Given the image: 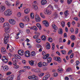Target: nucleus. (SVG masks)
I'll return each mask as SVG.
<instances>
[{
	"mask_svg": "<svg viewBox=\"0 0 80 80\" xmlns=\"http://www.w3.org/2000/svg\"><path fill=\"white\" fill-rule=\"evenodd\" d=\"M36 41L37 43H40V42H41V40H40V39L39 38H38L36 39Z\"/></svg>",
	"mask_w": 80,
	"mask_h": 80,
	"instance_id": "50",
	"label": "nucleus"
},
{
	"mask_svg": "<svg viewBox=\"0 0 80 80\" xmlns=\"http://www.w3.org/2000/svg\"><path fill=\"white\" fill-rule=\"evenodd\" d=\"M52 62V58H48V62L50 63Z\"/></svg>",
	"mask_w": 80,
	"mask_h": 80,
	"instance_id": "44",
	"label": "nucleus"
},
{
	"mask_svg": "<svg viewBox=\"0 0 80 80\" xmlns=\"http://www.w3.org/2000/svg\"><path fill=\"white\" fill-rule=\"evenodd\" d=\"M52 27L54 30H58V27L55 24H52Z\"/></svg>",
	"mask_w": 80,
	"mask_h": 80,
	"instance_id": "20",
	"label": "nucleus"
},
{
	"mask_svg": "<svg viewBox=\"0 0 80 80\" xmlns=\"http://www.w3.org/2000/svg\"><path fill=\"white\" fill-rule=\"evenodd\" d=\"M24 19H25V20L27 21V22H29V21H30V18H29V16H24Z\"/></svg>",
	"mask_w": 80,
	"mask_h": 80,
	"instance_id": "24",
	"label": "nucleus"
},
{
	"mask_svg": "<svg viewBox=\"0 0 80 80\" xmlns=\"http://www.w3.org/2000/svg\"><path fill=\"white\" fill-rule=\"evenodd\" d=\"M20 2L18 0H17L16 3V7H18L20 5Z\"/></svg>",
	"mask_w": 80,
	"mask_h": 80,
	"instance_id": "36",
	"label": "nucleus"
},
{
	"mask_svg": "<svg viewBox=\"0 0 80 80\" xmlns=\"http://www.w3.org/2000/svg\"><path fill=\"white\" fill-rule=\"evenodd\" d=\"M45 14L50 15L52 13V11L48 9H46L44 11Z\"/></svg>",
	"mask_w": 80,
	"mask_h": 80,
	"instance_id": "9",
	"label": "nucleus"
},
{
	"mask_svg": "<svg viewBox=\"0 0 80 80\" xmlns=\"http://www.w3.org/2000/svg\"><path fill=\"white\" fill-rule=\"evenodd\" d=\"M78 29L76 28V30H75V34H77V33H78Z\"/></svg>",
	"mask_w": 80,
	"mask_h": 80,
	"instance_id": "60",
	"label": "nucleus"
},
{
	"mask_svg": "<svg viewBox=\"0 0 80 80\" xmlns=\"http://www.w3.org/2000/svg\"><path fill=\"white\" fill-rule=\"evenodd\" d=\"M61 52L63 55H66V51L65 50H61Z\"/></svg>",
	"mask_w": 80,
	"mask_h": 80,
	"instance_id": "45",
	"label": "nucleus"
},
{
	"mask_svg": "<svg viewBox=\"0 0 80 80\" xmlns=\"http://www.w3.org/2000/svg\"><path fill=\"white\" fill-rule=\"evenodd\" d=\"M29 63L31 66H33L34 64V62L33 61H31L29 62Z\"/></svg>",
	"mask_w": 80,
	"mask_h": 80,
	"instance_id": "42",
	"label": "nucleus"
},
{
	"mask_svg": "<svg viewBox=\"0 0 80 80\" xmlns=\"http://www.w3.org/2000/svg\"><path fill=\"white\" fill-rule=\"evenodd\" d=\"M70 70H72V68H68L66 69V72H70Z\"/></svg>",
	"mask_w": 80,
	"mask_h": 80,
	"instance_id": "48",
	"label": "nucleus"
},
{
	"mask_svg": "<svg viewBox=\"0 0 80 80\" xmlns=\"http://www.w3.org/2000/svg\"><path fill=\"white\" fill-rule=\"evenodd\" d=\"M13 13V11L10 9H8L5 11L4 14L5 16L7 17H9L11 16Z\"/></svg>",
	"mask_w": 80,
	"mask_h": 80,
	"instance_id": "2",
	"label": "nucleus"
},
{
	"mask_svg": "<svg viewBox=\"0 0 80 80\" xmlns=\"http://www.w3.org/2000/svg\"><path fill=\"white\" fill-rule=\"evenodd\" d=\"M53 15V17H55V18H57V17H58V14H57V13H56V12L54 13Z\"/></svg>",
	"mask_w": 80,
	"mask_h": 80,
	"instance_id": "49",
	"label": "nucleus"
},
{
	"mask_svg": "<svg viewBox=\"0 0 80 80\" xmlns=\"http://www.w3.org/2000/svg\"><path fill=\"white\" fill-rule=\"evenodd\" d=\"M36 26L37 27L39 28V29L40 30L42 29V26H41V25H40V23H37L36 24Z\"/></svg>",
	"mask_w": 80,
	"mask_h": 80,
	"instance_id": "28",
	"label": "nucleus"
},
{
	"mask_svg": "<svg viewBox=\"0 0 80 80\" xmlns=\"http://www.w3.org/2000/svg\"><path fill=\"white\" fill-rule=\"evenodd\" d=\"M9 22L12 25H15L16 23V21L14 19H10L8 20Z\"/></svg>",
	"mask_w": 80,
	"mask_h": 80,
	"instance_id": "5",
	"label": "nucleus"
},
{
	"mask_svg": "<svg viewBox=\"0 0 80 80\" xmlns=\"http://www.w3.org/2000/svg\"><path fill=\"white\" fill-rule=\"evenodd\" d=\"M48 65V64H47V63L45 62H43L42 63V65H43V66H44V67L47 66Z\"/></svg>",
	"mask_w": 80,
	"mask_h": 80,
	"instance_id": "55",
	"label": "nucleus"
},
{
	"mask_svg": "<svg viewBox=\"0 0 80 80\" xmlns=\"http://www.w3.org/2000/svg\"><path fill=\"white\" fill-rule=\"evenodd\" d=\"M8 61V58H7V57L5 56H3L2 57V62H3L4 63H7Z\"/></svg>",
	"mask_w": 80,
	"mask_h": 80,
	"instance_id": "10",
	"label": "nucleus"
},
{
	"mask_svg": "<svg viewBox=\"0 0 80 80\" xmlns=\"http://www.w3.org/2000/svg\"><path fill=\"white\" fill-rule=\"evenodd\" d=\"M4 21H5V19L3 18L2 17H1L0 18V23H3V22H4Z\"/></svg>",
	"mask_w": 80,
	"mask_h": 80,
	"instance_id": "37",
	"label": "nucleus"
},
{
	"mask_svg": "<svg viewBox=\"0 0 80 80\" xmlns=\"http://www.w3.org/2000/svg\"><path fill=\"white\" fill-rule=\"evenodd\" d=\"M42 58L43 59H47V58H48L45 55L43 56Z\"/></svg>",
	"mask_w": 80,
	"mask_h": 80,
	"instance_id": "64",
	"label": "nucleus"
},
{
	"mask_svg": "<svg viewBox=\"0 0 80 80\" xmlns=\"http://www.w3.org/2000/svg\"><path fill=\"white\" fill-rule=\"evenodd\" d=\"M30 16L31 19H33L34 18V13L33 12H31L30 14Z\"/></svg>",
	"mask_w": 80,
	"mask_h": 80,
	"instance_id": "31",
	"label": "nucleus"
},
{
	"mask_svg": "<svg viewBox=\"0 0 80 80\" xmlns=\"http://www.w3.org/2000/svg\"><path fill=\"white\" fill-rule=\"evenodd\" d=\"M50 77V74H48L47 75H46L45 76H44L42 78V80H47Z\"/></svg>",
	"mask_w": 80,
	"mask_h": 80,
	"instance_id": "17",
	"label": "nucleus"
},
{
	"mask_svg": "<svg viewBox=\"0 0 80 80\" xmlns=\"http://www.w3.org/2000/svg\"><path fill=\"white\" fill-rule=\"evenodd\" d=\"M47 1L46 0H42L41 1V5H45L47 4Z\"/></svg>",
	"mask_w": 80,
	"mask_h": 80,
	"instance_id": "14",
	"label": "nucleus"
},
{
	"mask_svg": "<svg viewBox=\"0 0 80 80\" xmlns=\"http://www.w3.org/2000/svg\"><path fill=\"white\" fill-rule=\"evenodd\" d=\"M32 8H33V9L34 10H35V11L38 10V7L37 6L35 5H32Z\"/></svg>",
	"mask_w": 80,
	"mask_h": 80,
	"instance_id": "19",
	"label": "nucleus"
},
{
	"mask_svg": "<svg viewBox=\"0 0 80 80\" xmlns=\"http://www.w3.org/2000/svg\"><path fill=\"white\" fill-rule=\"evenodd\" d=\"M38 66L39 67H43V64L42 62H40L38 64Z\"/></svg>",
	"mask_w": 80,
	"mask_h": 80,
	"instance_id": "33",
	"label": "nucleus"
},
{
	"mask_svg": "<svg viewBox=\"0 0 80 80\" xmlns=\"http://www.w3.org/2000/svg\"><path fill=\"white\" fill-rule=\"evenodd\" d=\"M5 10V6H1L0 8V12H3Z\"/></svg>",
	"mask_w": 80,
	"mask_h": 80,
	"instance_id": "13",
	"label": "nucleus"
},
{
	"mask_svg": "<svg viewBox=\"0 0 80 80\" xmlns=\"http://www.w3.org/2000/svg\"><path fill=\"white\" fill-rule=\"evenodd\" d=\"M61 23L62 27H65V22L62 21L61 22Z\"/></svg>",
	"mask_w": 80,
	"mask_h": 80,
	"instance_id": "51",
	"label": "nucleus"
},
{
	"mask_svg": "<svg viewBox=\"0 0 80 80\" xmlns=\"http://www.w3.org/2000/svg\"><path fill=\"white\" fill-rule=\"evenodd\" d=\"M11 73H12V72L10 71H9L7 73L6 75H10L11 74Z\"/></svg>",
	"mask_w": 80,
	"mask_h": 80,
	"instance_id": "62",
	"label": "nucleus"
},
{
	"mask_svg": "<svg viewBox=\"0 0 80 80\" xmlns=\"http://www.w3.org/2000/svg\"><path fill=\"white\" fill-rule=\"evenodd\" d=\"M36 46L37 48H41V47H42V46H41V45H40L39 44H36Z\"/></svg>",
	"mask_w": 80,
	"mask_h": 80,
	"instance_id": "47",
	"label": "nucleus"
},
{
	"mask_svg": "<svg viewBox=\"0 0 80 80\" xmlns=\"http://www.w3.org/2000/svg\"><path fill=\"white\" fill-rule=\"evenodd\" d=\"M25 56L26 57H28L30 56V52L28 51H26L25 53Z\"/></svg>",
	"mask_w": 80,
	"mask_h": 80,
	"instance_id": "12",
	"label": "nucleus"
},
{
	"mask_svg": "<svg viewBox=\"0 0 80 80\" xmlns=\"http://www.w3.org/2000/svg\"><path fill=\"white\" fill-rule=\"evenodd\" d=\"M8 80H13V76H10L8 77Z\"/></svg>",
	"mask_w": 80,
	"mask_h": 80,
	"instance_id": "35",
	"label": "nucleus"
},
{
	"mask_svg": "<svg viewBox=\"0 0 80 80\" xmlns=\"http://www.w3.org/2000/svg\"><path fill=\"white\" fill-rule=\"evenodd\" d=\"M46 48L48 50L50 48V43L48 42H47L46 43Z\"/></svg>",
	"mask_w": 80,
	"mask_h": 80,
	"instance_id": "22",
	"label": "nucleus"
},
{
	"mask_svg": "<svg viewBox=\"0 0 80 80\" xmlns=\"http://www.w3.org/2000/svg\"><path fill=\"white\" fill-rule=\"evenodd\" d=\"M21 15H22V13H21V12H18V15H17V16L18 17H21Z\"/></svg>",
	"mask_w": 80,
	"mask_h": 80,
	"instance_id": "52",
	"label": "nucleus"
},
{
	"mask_svg": "<svg viewBox=\"0 0 80 80\" xmlns=\"http://www.w3.org/2000/svg\"><path fill=\"white\" fill-rule=\"evenodd\" d=\"M6 33H5L4 34V38H8L9 37H10V35L8 33H9V32H5Z\"/></svg>",
	"mask_w": 80,
	"mask_h": 80,
	"instance_id": "15",
	"label": "nucleus"
},
{
	"mask_svg": "<svg viewBox=\"0 0 80 80\" xmlns=\"http://www.w3.org/2000/svg\"><path fill=\"white\" fill-rule=\"evenodd\" d=\"M48 40L50 42H53V40L52 38L50 37L48 38Z\"/></svg>",
	"mask_w": 80,
	"mask_h": 80,
	"instance_id": "53",
	"label": "nucleus"
},
{
	"mask_svg": "<svg viewBox=\"0 0 80 80\" xmlns=\"http://www.w3.org/2000/svg\"><path fill=\"white\" fill-rule=\"evenodd\" d=\"M53 72H54V73L53 75V77H57L58 75V73L55 72H56V71L55 70H53Z\"/></svg>",
	"mask_w": 80,
	"mask_h": 80,
	"instance_id": "25",
	"label": "nucleus"
},
{
	"mask_svg": "<svg viewBox=\"0 0 80 80\" xmlns=\"http://www.w3.org/2000/svg\"><path fill=\"white\" fill-rule=\"evenodd\" d=\"M19 25L21 28H23L24 27V24L23 23H19Z\"/></svg>",
	"mask_w": 80,
	"mask_h": 80,
	"instance_id": "32",
	"label": "nucleus"
},
{
	"mask_svg": "<svg viewBox=\"0 0 80 80\" xmlns=\"http://www.w3.org/2000/svg\"><path fill=\"white\" fill-rule=\"evenodd\" d=\"M14 56L15 58H12V61H13V64L17 63V58L18 59H20L21 57L18 54H15Z\"/></svg>",
	"mask_w": 80,
	"mask_h": 80,
	"instance_id": "4",
	"label": "nucleus"
},
{
	"mask_svg": "<svg viewBox=\"0 0 80 80\" xmlns=\"http://www.w3.org/2000/svg\"><path fill=\"white\" fill-rule=\"evenodd\" d=\"M40 15L41 17H42V18H45V16H44V15H43V13H41L40 14Z\"/></svg>",
	"mask_w": 80,
	"mask_h": 80,
	"instance_id": "63",
	"label": "nucleus"
},
{
	"mask_svg": "<svg viewBox=\"0 0 80 80\" xmlns=\"http://www.w3.org/2000/svg\"><path fill=\"white\" fill-rule=\"evenodd\" d=\"M43 75H44V73H41L40 74H38V75L39 77H42L43 76Z\"/></svg>",
	"mask_w": 80,
	"mask_h": 80,
	"instance_id": "54",
	"label": "nucleus"
},
{
	"mask_svg": "<svg viewBox=\"0 0 80 80\" xmlns=\"http://www.w3.org/2000/svg\"><path fill=\"white\" fill-rule=\"evenodd\" d=\"M5 4H6L7 6H8V7H10V6H11V4H10V3L9 1H5Z\"/></svg>",
	"mask_w": 80,
	"mask_h": 80,
	"instance_id": "23",
	"label": "nucleus"
},
{
	"mask_svg": "<svg viewBox=\"0 0 80 80\" xmlns=\"http://www.w3.org/2000/svg\"><path fill=\"white\" fill-rule=\"evenodd\" d=\"M18 54L21 56H22L24 55V51L22 50H20L18 51Z\"/></svg>",
	"mask_w": 80,
	"mask_h": 80,
	"instance_id": "11",
	"label": "nucleus"
},
{
	"mask_svg": "<svg viewBox=\"0 0 80 80\" xmlns=\"http://www.w3.org/2000/svg\"><path fill=\"white\" fill-rule=\"evenodd\" d=\"M13 65L14 66V68H19V66L17 65V63H13Z\"/></svg>",
	"mask_w": 80,
	"mask_h": 80,
	"instance_id": "26",
	"label": "nucleus"
},
{
	"mask_svg": "<svg viewBox=\"0 0 80 80\" xmlns=\"http://www.w3.org/2000/svg\"><path fill=\"white\" fill-rule=\"evenodd\" d=\"M76 66H78V65H79V64H80V62H79V61H78V60L76 61Z\"/></svg>",
	"mask_w": 80,
	"mask_h": 80,
	"instance_id": "59",
	"label": "nucleus"
},
{
	"mask_svg": "<svg viewBox=\"0 0 80 80\" xmlns=\"http://www.w3.org/2000/svg\"><path fill=\"white\" fill-rule=\"evenodd\" d=\"M35 18L36 22H40L41 21L40 18L39 17V16L38 15H36L35 16Z\"/></svg>",
	"mask_w": 80,
	"mask_h": 80,
	"instance_id": "7",
	"label": "nucleus"
},
{
	"mask_svg": "<svg viewBox=\"0 0 80 80\" xmlns=\"http://www.w3.org/2000/svg\"><path fill=\"white\" fill-rule=\"evenodd\" d=\"M52 50H54L55 49V44L54 43H53L52 44Z\"/></svg>",
	"mask_w": 80,
	"mask_h": 80,
	"instance_id": "58",
	"label": "nucleus"
},
{
	"mask_svg": "<svg viewBox=\"0 0 80 80\" xmlns=\"http://www.w3.org/2000/svg\"><path fill=\"white\" fill-rule=\"evenodd\" d=\"M8 66H5L3 67V69L5 72H7V71H8Z\"/></svg>",
	"mask_w": 80,
	"mask_h": 80,
	"instance_id": "21",
	"label": "nucleus"
},
{
	"mask_svg": "<svg viewBox=\"0 0 80 80\" xmlns=\"http://www.w3.org/2000/svg\"><path fill=\"white\" fill-rule=\"evenodd\" d=\"M41 38L42 40H44V41H45L47 39V38H46V37H45V35L42 36Z\"/></svg>",
	"mask_w": 80,
	"mask_h": 80,
	"instance_id": "38",
	"label": "nucleus"
},
{
	"mask_svg": "<svg viewBox=\"0 0 80 80\" xmlns=\"http://www.w3.org/2000/svg\"><path fill=\"white\" fill-rule=\"evenodd\" d=\"M10 25L8 23L5 22L3 25V27L4 28V31L5 32H10V30H9V26Z\"/></svg>",
	"mask_w": 80,
	"mask_h": 80,
	"instance_id": "1",
	"label": "nucleus"
},
{
	"mask_svg": "<svg viewBox=\"0 0 80 80\" xmlns=\"http://www.w3.org/2000/svg\"><path fill=\"white\" fill-rule=\"evenodd\" d=\"M53 59L55 61H57L58 63H61L62 62V59L59 57H54L53 58Z\"/></svg>",
	"mask_w": 80,
	"mask_h": 80,
	"instance_id": "6",
	"label": "nucleus"
},
{
	"mask_svg": "<svg viewBox=\"0 0 80 80\" xmlns=\"http://www.w3.org/2000/svg\"><path fill=\"white\" fill-rule=\"evenodd\" d=\"M34 33L36 35H37V36H38H38H39V35H40V32H34Z\"/></svg>",
	"mask_w": 80,
	"mask_h": 80,
	"instance_id": "57",
	"label": "nucleus"
},
{
	"mask_svg": "<svg viewBox=\"0 0 80 80\" xmlns=\"http://www.w3.org/2000/svg\"><path fill=\"white\" fill-rule=\"evenodd\" d=\"M57 71L59 73H62L63 72V69L61 68H59L58 69Z\"/></svg>",
	"mask_w": 80,
	"mask_h": 80,
	"instance_id": "41",
	"label": "nucleus"
},
{
	"mask_svg": "<svg viewBox=\"0 0 80 80\" xmlns=\"http://www.w3.org/2000/svg\"><path fill=\"white\" fill-rule=\"evenodd\" d=\"M31 30H33L36 31H37L38 30L37 28L35 26H33V27H31Z\"/></svg>",
	"mask_w": 80,
	"mask_h": 80,
	"instance_id": "30",
	"label": "nucleus"
},
{
	"mask_svg": "<svg viewBox=\"0 0 80 80\" xmlns=\"http://www.w3.org/2000/svg\"><path fill=\"white\" fill-rule=\"evenodd\" d=\"M8 38H4V43L5 44H7V43H8Z\"/></svg>",
	"mask_w": 80,
	"mask_h": 80,
	"instance_id": "27",
	"label": "nucleus"
},
{
	"mask_svg": "<svg viewBox=\"0 0 80 80\" xmlns=\"http://www.w3.org/2000/svg\"><path fill=\"white\" fill-rule=\"evenodd\" d=\"M28 79L31 80H38L39 78L37 76L35 75H33L32 76H30L28 77Z\"/></svg>",
	"mask_w": 80,
	"mask_h": 80,
	"instance_id": "3",
	"label": "nucleus"
},
{
	"mask_svg": "<svg viewBox=\"0 0 80 80\" xmlns=\"http://www.w3.org/2000/svg\"><path fill=\"white\" fill-rule=\"evenodd\" d=\"M30 11V9L29 8H27L24 10V13L25 14H28Z\"/></svg>",
	"mask_w": 80,
	"mask_h": 80,
	"instance_id": "16",
	"label": "nucleus"
},
{
	"mask_svg": "<svg viewBox=\"0 0 80 80\" xmlns=\"http://www.w3.org/2000/svg\"><path fill=\"white\" fill-rule=\"evenodd\" d=\"M76 38L75 36L74 35H72L71 37V38L72 40H75Z\"/></svg>",
	"mask_w": 80,
	"mask_h": 80,
	"instance_id": "40",
	"label": "nucleus"
},
{
	"mask_svg": "<svg viewBox=\"0 0 80 80\" xmlns=\"http://www.w3.org/2000/svg\"><path fill=\"white\" fill-rule=\"evenodd\" d=\"M48 7V8H51L52 10H53V8L52 6L51 5H49Z\"/></svg>",
	"mask_w": 80,
	"mask_h": 80,
	"instance_id": "56",
	"label": "nucleus"
},
{
	"mask_svg": "<svg viewBox=\"0 0 80 80\" xmlns=\"http://www.w3.org/2000/svg\"><path fill=\"white\" fill-rule=\"evenodd\" d=\"M41 70L39 68H36L35 69V72L36 73H39L40 72H41Z\"/></svg>",
	"mask_w": 80,
	"mask_h": 80,
	"instance_id": "29",
	"label": "nucleus"
},
{
	"mask_svg": "<svg viewBox=\"0 0 80 80\" xmlns=\"http://www.w3.org/2000/svg\"><path fill=\"white\" fill-rule=\"evenodd\" d=\"M1 53H2V54H5L7 53V50H6V49L4 47H2L1 49Z\"/></svg>",
	"mask_w": 80,
	"mask_h": 80,
	"instance_id": "8",
	"label": "nucleus"
},
{
	"mask_svg": "<svg viewBox=\"0 0 80 80\" xmlns=\"http://www.w3.org/2000/svg\"><path fill=\"white\" fill-rule=\"evenodd\" d=\"M73 55L74 54L73 53L71 54L70 57V58H72L73 57V56H74Z\"/></svg>",
	"mask_w": 80,
	"mask_h": 80,
	"instance_id": "61",
	"label": "nucleus"
},
{
	"mask_svg": "<svg viewBox=\"0 0 80 80\" xmlns=\"http://www.w3.org/2000/svg\"><path fill=\"white\" fill-rule=\"evenodd\" d=\"M64 15L67 17L68 15V11L67 10L65 11L64 12Z\"/></svg>",
	"mask_w": 80,
	"mask_h": 80,
	"instance_id": "34",
	"label": "nucleus"
},
{
	"mask_svg": "<svg viewBox=\"0 0 80 80\" xmlns=\"http://www.w3.org/2000/svg\"><path fill=\"white\" fill-rule=\"evenodd\" d=\"M67 2L68 5H70V4H71V3H72V0H68Z\"/></svg>",
	"mask_w": 80,
	"mask_h": 80,
	"instance_id": "46",
	"label": "nucleus"
},
{
	"mask_svg": "<svg viewBox=\"0 0 80 80\" xmlns=\"http://www.w3.org/2000/svg\"><path fill=\"white\" fill-rule=\"evenodd\" d=\"M31 56H35L36 55V53H35V52L32 51L31 52Z\"/></svg>",
	"mask_w": 80,
	"mask_h": 80,
	"instance_id": "43",
	"label": "nucleus"
},
{
	"mask_svg": "<svg viewBox=\"0 0 80 80\" xmlns=\"http://www.w3.org/2000/svg\"><path fill=\"white\" fill-rule=\"evenodd\" d=\"M42 23L43 25H45L46 27H48L49 26V24H48V22L47 21H43Z\"/></svg>",
	"mask_w": 80,
	"mask_h": 80,
	"instance_id": "18",
	"label": "nucleus"
},
{
	"mask_svg": "<svg viewBox=\"0 0 80 80\" xmlns=\"http://www.w3.org/2000/svg\"><path fill=\"white\" fill-rule=\"evenodd\" d=\"M58 33L59 34H62V33H63L62 29L61 28H60L59 29Z\"/></svg>",
	"mask_w": 80,
	"mask_h": 80,
	"instance_id": "39",
	"label": "nucleus"
}]
</instances>
